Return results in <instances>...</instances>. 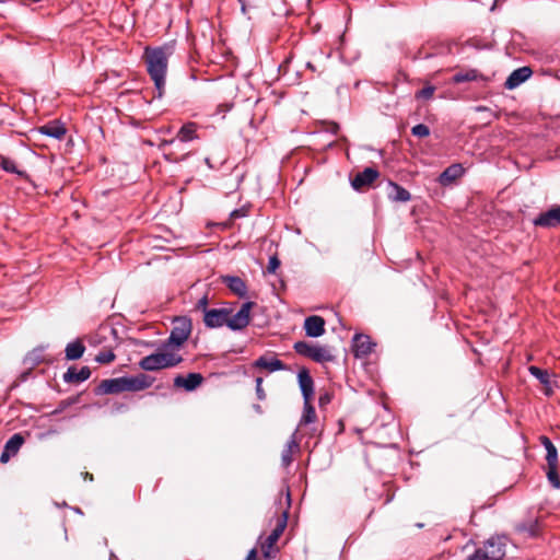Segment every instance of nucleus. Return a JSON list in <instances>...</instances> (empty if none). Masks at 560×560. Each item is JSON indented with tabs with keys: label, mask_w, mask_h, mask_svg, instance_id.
Segmentation results:
<instances>
[{
	"label": "nucleus",
	"mask_w": 560,
	"mask_h": 560,
	"mask_svg": "<svg viewBox=\"0 0 560 560\" xmlns=\"http://www.w3.org/2000/svg\"><path fill=\"white\" fill-rule=\"evenodd\" d=\"M316 420L315 408L311 405V400H304L303 415L300 424H310Z\"/></svg>",
	"instance_id": "31"
},
{
	"label": "nucleus",
	"mask_w": 560,
	"mask_h": 560,
	"mask_svg": "<svg viewBox=\"0 0 560 560\" xmlns=\"http://www.w3.org/2000/svg\"><path fill=\"white\" fill-rule=\"evenodd\" d=\"M547 479L550 482V485L559 489L560 488V476L558 474V463L555 464H547Z\"/></svg>",
	"instance_id": "33"
},
{
	"label": "nucleus",
	"mask_w": 560,
	"mask_h": 560,
	"mask_svg": "<svg viewBox=\"0 0 560 560\" xmlns=\"http://www.w3.org/2000/svg\"><path fill=\"white\" fill-rule=\"evenodd\" d=\"M175 364V357L171 353L158 352L142 358L139 365L145 371H155Z\"/></svg>",
	"instance_id": "3"
},
{
	"label": "nucleus",
	"mask_w": 560,
	"mask_h": 560,
	"mask_svg": "<svg viewBox=\"0 0 560 560\" xmlns=\"http://www.w3.org/2000/svg\"><path fill=\"white\" fill-rule=\"evenodd\" d=\"M376 343L368 335L355 334L352 338V351L355 358H365L370 355Z\"/></svg>",
	"instance_id": "7"
},
{
	"label": "nucleus",
	"mask_w": 560,
	"mask_h": 560,
	"mask_svg": "<svg viewBox=\"0 0 560 560\" xmlns=\"http://www.w3.org/2000/svg\"><path fill=\"white\" fill-rule=\"evenodd\" d=\"M23 443V436L20 433H15L7 441L4 448H7L14 456L19 452Z\"/></svg>",
	"instance_id": "32"
},
{
	"label": "nucleus",
	"mask_w": 560,
	"mask_h": 560,
	"mask_svg": "<svg viewBox=\"0 0 560 560\" xmlns=\"http://www.w3.org/2000/svg\"><path fill=\"white\" fill-rule=\"evenodd\" d=\"M191 320L187 316H177V349L188 339L191 332Z\"/></svg>",
	"instance_id": "22"
},
{
	"label": "nucleus",
	"mask_w": 560,
	"mask_h": 560,
	"mask_svg": "<svg viewBox=\"0 0 560 560\" xmlns=\"http://www.w3.org/2000/svg\"><path fill=\"white\" fill-rule=\"evenodd\" d=\"M255 368L265 369L269 372L283 371L285 364L276 357L261 355L254 362Z\"/></svg>",
	"instance_id": "17"
},
{
	"label": "nucleus",
	"mask_w": 560,
	"mask_h": 560,
	"mask_svg": "<svg viewBox=\"0 0 560 560\" xmlns=\"http://www.w3.org/2000/svg\"><path fill=\"white\" fill-rule=\"evenodd\" d=\"M528 371L530 375L536 377L544 385V394L550 396L553 393V388L549 372L535 365H530Z\"/></svg>",
	"instance_id": "18"
},
{
	"label": "nucleus",
	"mask_w": 560,
	"mask_h": 560,
	"mask_svg": "<svg viewBox=\"0 0 560 560\" xmlns=\"http://www.w3.org/2000/svg\"><path fill=\"white\" fill-rule=\"evenodd\" d=\"M0 164H1V167L5 172L12 173V174H20V172L18 171L16 165H15L13 160L8 159V158H1V163Z\"/></svg>",
	"instance_id": "36"
},
{
	"label": "nucleus",
	"mask_w": 560,
	"mask_h": 560,
	"mask_svg": "<svg viewBox=\"0 0 560 560\" xmlns=\"http://www.w3.org/2000/svg\"><path fill=\"white\" fill-rule=\"evenodd\" d=\"M11 456H13V455L7 448H4L3 452L1 453L0 462L7 463Z\"/></svg>",
	"instance_id": "44"
},
{
	"label": "nucleus",
	"mask_w": 560,
	"mask_h": 560,
	"mask_svg": "<svg viewBox=\"0 0 560 560\" xmlns=\"http://www.w3.org/2000/svg\"><path fill=\"white\" fill-rule=\"evenodd\" d=\"M467 560H489L481 548L476 549V551L468 557Z\"/></svg>",
	"instance_id": "41"
},
{
	"label": "nucleus",
	"mask_w": 560,
	"mask_h": 560,
	"mask_svg": "<svg viewBox=\"0 0 560 560\" xmlns=\"http://www.w3.org/2000/svg\"><path fill=\"white\" fill-rule=\"evenodd\" d=\"M199 125L194 121L184 124L179 130H177V141L182 143H188L199 139L198 135Z\"/></svg>",
	"instance_id": "16"
},
{
	"label": "nucleus",
	"mask_w": 560,
	"mask_h": 560,
	"mask_svg": "<svg viewBox=\"0 0 560 560\" xmlns=\"http://www.w3.org/2000/svg\"><path fill=\"white\" fill-rule=\"evenodd\" d=\"M435 88L432 85L424 86L416 93V98L429 100L433 96Z\"/></svg>",
	"instance_id": "37"
},
{
	"label": "nucleus",
	"mask_w": 560,
	"mask_h": 560,
	"mask_svg": "<svg viewBox=\"0 0 560 560\" xmlns=\"http://www.w3.org/2000/svg\"><path fill=\"white\" fill-rule=\"evenodd\" d=\"M533 71L529 67L517 68L508 77L504 86L508 90H513L529 79Z\"/></svg>",
	"instance_id": "13"
},
{
	"label": "nucleus",
	"mask_w": 560,
	"mask_h": 560,
	"mask_svg": "<svg viewBox=\"0 0 560 560\" xmlns=\"http://www.w3.org/2000/svg\"><path fill=\"white\" fill-rule=\"evenodd\" d=\"M256 556H257V551H256V549H252V550L247 553V556H246V558H245L244 560H256Z\"/></svg>",
	"instance_id": "46"
},
{
	"label": "nucleus",
	"mask_w": 560,
	"mask_h": 560,
	"mask_svg": "<svg viewBox=\"0 0 560 560\" xmlns=\"http://www.w3.org/2000/svg\"><path fill=\"white\" fill-rule=\"evenodd\" d=\"M380 176L376 168L365 167L362 172H359L352 179L351 186L354 190H360L363 187L373 184Z\"/></svg>",
	"instance_id": "10"
},
{
	"label": "nucleus",
	"mask_w": 560,
	"mask_h": 560,
	"mask_svg": "<svg viewBox=\"0 0 560 560\" xmlns=\"http://www.w3.org/2000/svg\"><path fill=\"white\" fill-rule=\"evenodd\" d=\"M293 349L298 354L310 358L316 363L332 362L335 360V355L328 346L313 345L301 340L293 345Z\"/></svg>",
	"instance_id": "2"
},
{
	"label": "nucleus",
	"mask_w": 560,
	"mask_h": 560,
	"mask_svg": "<svg viewBox=\"0 0 560 560\" xmlns=\"http://www.w3.org/2000/svg\"><path fill=\"white\" fill-rule=\"evenodd\" d=\"M223 282L226 287L240 298H244L247 294V287L243 279L237 276H226L223 278Z\"/></svg>",
	"instance_id": "24"
},
{
	"label": "nucleus",
	"mask_w": 560,
	"mask_h": 560,
	"mask_svg": "<svg viewBox=\"0 0 560 560\" xmlns=\"http://www.w3.org/2000/svg\"><path fill=\"white\" fill-rule=\"evenodd\" d=\"M44 348H36L31 351L24 359V363L33 368L44 361Z\"/></svg>",
	"instance_id": "30"
},
{
	"label": "nucleus",
	"mask_w": 560,
	"mask_h": 560,
	"mask_svg": "<svg viewBox=\"0 0 560 560\" xmlns=\"http://www.w3.org/2000/svg\"><path fill=\"white\" fill-rule=\"evenodd\" d=\"M253 305V302H245L235 314H232V310L229 308L228 322L225 326L234 331L242 330L247 327L250 320V310Z\"/></svg>",
	"instance_id": "4"
},
{
	"label": "nucleus",
	"mask_w": 560,
	"mask_h": 560,
	"mask_svg": "<svg viewBox=\"0 0 560 560\" xmlns=\"http://www.w3.org/2000/svg\"><path fill=\"white\" fill-rule=\"evenodd\" d=\"M229 308L206 310L203 323L207 328H220L226 325Z\"/></svg>",
	"instance_id": "8"
},
{
	"label": "nucleus",
	"mask_w": 560,
	"mask_h": 560,
	"mask_svg": "<svg viewBox=\"0 0 560 560\" xmlns=\"http://www.w3.org/2000/svg\"><path fill=\"white\" fill-rule=\"evenodd\" d=\"M480 548L489 560H502L505 556V544L500 538L491 537Z\"/></svg>",
	"instance_id": "9"
},
{
	"label": "nucleus",
	"mask_w": 560,
	"mask_h": 560,
	"mask_svg": "<svg viewBox=\"0 0 560 560\" xmlns=\"http://www.w3.org/2000/svg\"><path fill=\"white\" fill-rule=\"evenodd\" d=\"M411 133L418 138H424L430 135V128L424 124H418L411 128Z\"/></svg>",
	"instance_id": "34"
},
{
	"label": "nucleus",
	"mask_w": 560,
	"mask_h": 560,
	"mask_svg": "<svg viewBox=\"0 0 560 560\" xmlns=\"http://www.w3.org/2000/svg\"><path fill=\"white\" fill-rule=\"evenodd\" d=\"M465 173V170L462 164L454 163L446 167L439 176V183L442 186H450L453 184L456 179L462 177Z\"/></svg>",
	"instance_id": "14"
},
{
	"label": "nucleus",
	"mask_w": 560,
	"mask_h": 560,
	"mask_svg": "<svg viewBox=\"0 0 560 560\" xmlns=\"http://www.w3.org/2000/svg\"><path fill=\"white\" fill-rule=\"evenodd\" d=\"M304 330L307 337L317 338L325 334V320L323 317L312 315L304 320Z\"/></svg>",
	"instance_id": "11"
},
{
	"label": "nucleus",
	"mask_w": 560,
	"mask_h": 560,
	"mask_svg": "<svg viewBox=\"0 0 560 560\" xmlns=\"http://www.w3.org/2000/svg\"><path fill=\"white\" fill-rule=\"evenodd\" d=\"M170 56L171 52L166 54V51L161 47H147L144 50L143 58L145 60L147 70L154 82L159 96L162 95L165 88V75Z\"/></svg>",
	"instance_id": "1"
},
{
	"label": "nucleus",
	"mask_w": 560,
	"mask_h": 560,
	"mask_svg": "<svg viewBox=\"0 0 560 560\" xmlns=\"http://www.w3.org/2000/svg\"><path fill=\"white\" fill-rule=\"evenodd\" d=\"M280 259L276 255L271 256L268 261L267 272L275 273L276 270L280 267Z\"/></svg>",
	"instance_id": "38"
},
{
	"label": "nucleus",
	"mask_w": 560,
	"mask_h": 560,
	"mask_svg": "<svg viewBox=\"0 0 560 560\" xmlns=\"http://www.w3.org/2000/svg\"><path fill=\"white\" fill-rule=\"evenodd\" d=\"M180 361H182V358H180V357H177V359H176L177 364H178Z\"/></svg>",
	"instance_id": "52"
},
{
	"label": "nucleus",
	"mask_w": 560,
	"mask_h": 560,
	"mask_svg": "<svg viewBox=\"0 0 560 560\" xmlns=\"http://www.w3.org/2000/svg\"><path fill=\"white\" fill-rule=\"evenodd\" d=\"M38 131L44 136L59 140L66 135L67 130L60 121L54 120L44 126H40Z\"/></svg>",
	"instance_id": "20"
},
{
	"label": "nucleus",
	"mask_w": 560,
	"mask_h": 560,
	"mask_svg": "<svg viewBox=\"0 0 560 560\" xmlns=\"http://www.w3.org/2000/svg\"><path fill=\"white\" fill-rule=\"evenodd\" d=\"M288 521V512L283 511L281 517L278 520V523L276 527L272 529V532L269 534V536L266 538L265 544L262 545V555L264 558L270 559V549L273 547V545L278 541L279 537L282 535Z\"/></svg>",
	"instance_id": "5"
},
{
	"label": "nucleus",
	"mask_w": 560,
	"mask_h": 560,
	"mask_svg": "<svg viewBox=\"0 0 560 560\" xmlns=\"http://www.w3.org/2000/svg\"><path fill=\"white\" fill-rule=\"evenodd\" d=\"M539 440H540L541 445L546 450L547 464L552 465L555 463H558V451H557V447L555 446V444L551 442V440L546 435H541L539 438Z\"/></svg>",
	"instance_id": "26"
},
{
	"label": "nucleus",
	"mask_w": 560,
	"mask_h": 560,
	"mask_svg": "<svg viewBox=\"0 0 560 560\" xmlns=\"http://www.w3.org/2000/svg\"><path fill=\"white\" fill-rule=\"evenodd\" d=\"M299 445L294 439V436H292L288 442H287V447L282 451V454H281V462H282V465L284 467H288L291 465L292 463V450L293 448H298Z\"/></svg>",
	"instance_id": "29"
},
{
	"label": "nucleus",
	"mask_w": 560,
	"mask_h": 560,
	"mask_svg": "<svg viewBox=\"0 0 560 560\" xmlns=\"http://www.w3.org/2000/svg\"><path fill=\"white\" fill-rule=\"evenodd\" d=\"M126 392H139L151 386L152 380L145 374L124 376Z\"/></svg>",
	"instance_id": "12"
},
{
	"label": "nucleus",
	"mask_w": 560,
	"mask_h": 560,
	"mask_svg": "<svg viewBox=\"0 0 560 560\" xmlns=\"http://www.w3.org/2000/svg\"><path fill=\"white\" fill-rule=\"evenodd\" d=\"M203 381L200 373H189L187 376L177 375V387H182L187 392L195 390Z\"/></svg>",
	"instance_id": "19"
},
{
	"label": "nucleus",
	"mask_w": 560,
	"mask_h": 560,
	"mask_svg": "<svg viewBox=\"0 0 560 560\" xmlns=\"http://www.w3.org/2000/svg\"><path fill=\"white\" fill-rule=\"evenodd\" d=\"M208 305V298L206 295H203L201 299H199V301L197 302V308L201 310L203 313L206 312V310H209L207 307Z\"/></svg>",
	"instance_id": "43"
},
{
	"label": "nucleus",
	"mask_w": 560,
	"mask_h": 560,
	"mask_svg": "<svg viewBox=\"0 0 560 560\" xmlns=\"http://www.w3.org/2000/svg\"><path fill=\"white\" fill-rule=\"evenodd\" d=\"M520 529L527 530L529 536L536 535V525H530L528 528L526 526H522Z\"/></svg>",
	"instance_id": "45"
},
{
	"label": "nucleus",
	"mask_w": 560,
	"mask_h": 560,
	"mask_svg": "<svg viewBox=\"0 0 560 560\" xmlns=\"http://www.w3.org/2000/svg\"><path fill=\"white\" fill-rule=\"evenodd\" d=\"M115 354L112 350H108V351H102L100 352L96 358H95V361L101 363V364H107V363H110L115 360Z\"/></svg>",
	"instance_id": "35"
},
{
	"label": "nucleus",
	"mask_w": 560,
	"mask_h": 560,
	"mask_svg": "<svg viewBox=\"0 0 560 560\" xmlns=\"http://www.w3.org/2000/svg\"><path fill=\"white\" fill-rule=\"evenodd\" d=\"M168 343H175V328L171 329L170 331V335H168Z\"/></svg>",
	"instance_id": "47"
},
{
	"label": "nucleus",
	"mask_w": 560,
	"mask_h": 560,
	"mask_svg": "<svg viewBox=\"0 0 560 560\" xmlns=\"http://www.w3.org/2000/svg\"><path fill=\"white\" fill-rule=\"evenodd\" d=\"M332 399V395L328 392L322 393L318 397V404L320 407H324L328 404H330Z\"/></svg>",
	"instance_id": "40"
},
{
	"label": "nucleus",
	"mask_w": 560,
	"mask_h": 560,
	"mask_svg": "<svg viewBox=\"0 0 560 560\" xmlns=\"http://www.w3.org/2000/svg\"><path fill=\"white\" fill-rule=\"evenodd\" d=\"M206 163L209 165V167H212V166L210 165V160H209L208 158L206 159Z\"/></svg>",
	"instance_id": "51"
},
{
	"label": "nucleus",
	"mask_w": 560,
	"mask_h": 560,
	"mask_svg": "<svg viewBox=\"0 0 560 560\" xmlns=\"http://www.w3.org/2000/svg\"><path fill=\"white\" fill-rule=\"evenodd\" d=\"M255 383H256V395H257V398L259 400H264L266 398V393L264 392L262 389V378L261 377H257L255 380Z\"/></svg>",
	"instance_id": "39"
},
{
	"label": "nucleus",
	"mask_w": 560,
	"mask_h": 560,
	"mask_svg": "<svg viewBox=\"0 0 560 560\" xmlns=\"http://www.w3.org/2000/svg\"><path fill=\"white\" fill-rule=\"evenodd\" d=\"M84 351L85 347L80 340L68 343L65 350L67 360H78Z\"/></svg>",
	"instance_id": "27"
},
{
	"label": "nucleus",
	"mask_w": 560,
	"mask_h": 560,
	"mask_svg": "<svg viewBox=\"0 0 560 560\" xmlns=\"http://www.w3.org/2000/svg\"><path fill=\"white\" fill-rule=\"evenodd\" d=\"M91 376V370L89 366H82L77 370L70 366L63 375V381L67 383H81L86 381Z\"/></svg>",
	"instance_id": "21"
},
{
	"label": "nucleus",
	"mask_w": 560,
	"mask_h": 560,
	"mask_svg": "<svg viewBox=\"0 0 560 560\" xmlns=\"http://www.w3.org/2000/svg\"><path fill=\"white\" fill-rule=\"evenodd\" d=\"M535 226L552 229L560 225V206H555L533 219Z\"/></svg>",
	"instance_id": "6"
},
{
	"label": "nucleus",
	"mask_w": 560,
	"mask_h": 560,
	"mask_svg": "<svg viewBox=\"0 0 560 560\" xmlns=\"http://www.w3.org/2000/svg\"><path fill=\"white\" fill-rule=\"evenodd\" d=\"M479 78V72L476 69L457 72L453 75V83L459 84L464 82L475 81Z\"/></svg>",
	"instance_id": "28"
},
{
	"label": "nucleus",
	"mask_w": 560,
	"mask_h": 560,
	"mask_svg": "<svg viewBox=\"0 0 560 560\" xmlns=\"http://www.w3.org/2000/svg\"><path fill=\"white\" fill-rule=\"evenodd\" d=\"M247 215V210L246 208H240V209H235L233 210L231 213H230V218L231 219H240V218H244Z\"/></svg>",
	"instance_id": "42"
},
{
	"label": "nucleus",
	"mask_w": 560,
	"mask_h": 560,
	"mask_svg": "<svg viewBox=\"0 0 560 560\" xmlns=\"http://www.w3.org/2000/svg\"><path fill=\"white\" fill-rule=\"evenodd\" d=\"M387 196L390 200L396 202H407L411 199L410 192L394 182L388 183Z\"/></svg>",
	"instance_id": "23"
},
{
	"label": "nucleus",
	"mask_w": 560,
	"mask_h": 560,
	"mask_svg": "<svg viewBox=\"0 0 560 560\" xmlns=\"http://www.w3.org/2000/svg\"><path fill=\"white\" fill-rule=\"evenodd\" d=\"M300 389L304 400H311L314 396V381L308 370L302 369L298 374Z\"/></svg>",
	"instance_id": "15"
},
{
	"label": "nucleus",
	"mask_w": 560,
	"mask_h": 560,
	"mask_svg": "<svg viewBox=\"0 0 560 560\" xmlns=\"http://www.w3.org/2000/svg\"><path fill=\"white\" fill-rule=\"evenodd\" d=\"M85 478H86V479H90V480H93V476H92V475H90L89 472H85Z\"/></svg>",
	"instance_id": "49"
},
{
	"label": "nucleus",
	"mask_w": 560,
	"mask_h": 560,
	"mask_svg": "<svg viewBox=\"0 0 560 560\" xmlns=\"http://www.w3.org/2000/svg\"><path fill=\"white\" fill-rule=\"evenodd\" d=\"M100 389L103 394H118L126 392L124 376L103 381L100 385Z\"/></svg>",
	"instance_id": "25"
},
{
	"label": "nucleus",
	"mask_w": 560,
	"mask_h": 560,
	"mask_svg": "<svg viewBox=\"0 0 560 560\" xmlns=\"http://www.w3.org/2000/svg\"><path fill=\"white\" fill-rule=\"evenodd\" d=\"M240 3H241V7H242V11L245 12L246 8H245V0H237Z\"/></svg>",
	"instance_id": "48"
},
{
	"label": "nucleus",
	"mask_w": 560,
	"mask_h": 560,
	"mask_svg": "<svg viewBox=\"0 0 560 560\" xmlns=\"http://www.w3.org/2000/svg\"><path fill=\"white\" fill-rule=\"evenodd\" d=\"M416 526H417L418 528H422V527H423V524H422V523H417V524H416Z\"/></svg>",
	"instance_id": "50"
}]
</instances>
